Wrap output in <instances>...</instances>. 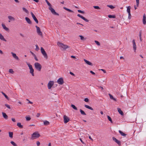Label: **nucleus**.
Here are the masks:
<instances>
[{
	"mask_svg": "<svg viewBox=\"0 0 146 146\" xmlns=\"http://www.w3.org/2000/svg\"><path fill=\"white\" fill-rule=\"evenodd\" d=\"M57 44L58 46L61 47L64 50H66V49L70 48L69 46L67 45H65L62 43H61L60 42H58L57 43Z\"/></svg>",
	"mask_w": 146,
	"mask_h": 146,
	"instance_id": "f257e3e1",
	"label": "nucleus"
},
{
	"mask_svg": "<svg viewBox=\"0 0 146 146\" xmlns=\"http://www.w3.org/2000/svg\"><path fill=\"white\" fill-rule=\"evenodd\" d=\"M27 64L28 65V66L29 67V69L30 70V73L33 76H34V70L32 66L30 64L28 63H27Z\"/></svg>",
	"mask_w": 146,
	"mask_h": 146,
	"instance_id": "f03ea898",
	"label": "nucleus"
},
{
	"mask_svg": "<svg viewBox=\"0 0 146 146\" xmlns=\"http://www.w3.org/2000/svg\"><path fill=\"white\" fill-rule=\"evenodd\" d=\"M35 68L38 71H40L42 66L39 63L36 62L34 64Z\"/></svg>",
	"mask_w": 146,
	"mask_h": 146,
	"instance_id": "7ed1b4c3",
	"label": "nucleus"
},
{
	"mask_svg": "<svg viewBox=\"0 0 146 146\" xmlns=\"http://www.w3.org/2000/svg\"><path fill=\"white\" fill-rule=\"evenodd\" d=\"M40 50L41 52L44 57L47 59L48 58L47 55L44 50V49L42 47H41L40 48Z\"/></svg>",
	"mask_w": 146,
	"mask_h": 146,
	"instance_id": "20e7f679",
	"label": "nucleus"
},
{
	"mask_svg": "<svg viewBox=\"0 0 146 146\" xmlns=\"http://www.w3.org/2000/svg\"><path fill=\"white\" fill-rule=\"evenodd\" d=\"M40 136V134L38 132H34L32 135L31 138L32 139H36Z\"/></svg>",
	"mask_w": 146,
	"mask_h": 146,
	"instance_id": "39448f33",
	"label": "nucleus"
},
{
	"mask_svg": "<svg viewBox=\"0 0 146 146\" xmlns=\"http://www.w3.org/2000/svg\"><path fill=\"white\" fill-rule=\"evenodd\" d=\"M49 9L50 11L54 15H59V14L58 13H56V12L54 9H53L51 7H49L48 8Z\"/></svg>",
	"mask_w": 146,
	"mask_h": 146,
	"instance_id": "423d86ee",
	"label": "nucleus"
},
{
	"mask_svg": "<svg viewBox=\"0 0 146 146\" xmlns=\"http://www.w3.org/2000/svg\"><path fill=\"white\" fill-rule=\"evenodd\" d=\"M57 82L59 84L62 85L64 83V81L62 78H60L57 80Z\"/></svg>",
	"mask_w": 146,
	"mask_h": 146,
	"instance_id": "0eeeda50",
	"label": "nucleus"
},
{
	"mask_svg": "<svg viewBox=\"0 0 146 146\" xmlns=\"http://www.w3.org/2000/svg\"><path fill=\"white\" fill-rule=\"evenodd\" d=\"M53 85L54 82L53 81H50L48 84V88L49 89H50Z\"/></svg>",
	"mask_w": 146,
	"mask_h": 146,
	"instance_id": "6e6552de",
	"label": "nucleus"
},
{
	"mask_svg": "<svg viewBox=\"0 0 146 146\" xmlns=\"http://www.w3.org/2000/svg\"><path fill=\"white\" fill-rule=\"evenodd\" d=\"M35 27L36 29V31L38 34L39 35L42 36V33L40 31V28L37 26H36Z\"/></svg>",
	"mask_w": 146,
	"mask_h": 146,
	"instance_id": "1a4fd4ad",
	"label": "nucleus"
},
{
	"mask_svg": "<svg viewBox=\"0 0 146 146\" xmlns=\"http://www.w3.org/2000/svg\"><path fill=\"white\" fill-rule=\"evenodd\" d=\"M64 122L65 123H66L69 121L68 117L66 115H64L63 116Z\"/></svg>",
	"mask_w": 146,
	"mask_h": 146,
	"instance_id": "9d476101",
	"label": "nucleus"
},
{
	"mask_svg": "<svg viewBox=\"0 0 146 146\" xmlns=\"http://www.w3.org/2000/svg\"><path fill=\"white\" fill-rule=\"evenodd\" d=\"M31 14L34 20L35 21L36 23H38V21L33 13L32 12H31Z\"/></svg>",
	"mask_w": 146,
	"mask_h": 146,
	"instance_id": "9b49d317",
	"label": "nucleus"
},
{
	"mask_svg": "<svg viewBox=\"0 0 146 146\" xmlns=\"http://www.w3.org/2000/svg\"><path fill=\"white\" fill-rule=\"evenodd\" d=\"M113 140L116 143H117L119 145H120L121 144V142L119 140H118L115 137H112Z\"/></svg>",
	"mask_w": 146,
	"mask_h": 146,
	"instance_id": "f8f14e48",
	"label": "nucleus"
},
{
	"mask_svg": "<svg viewBox=\"0 0 146 146\" xmlns=\"http://www.w3.org/2000/svg\"><path fill=\"white\" fill-rule=\"evenodd\" d=\"M77 16L78 17H80L82 19H83L86 22H89V20H88L87 19L85 18L84 17H83V16H82V15H80V14H78L77 15Z\"/></svg>",
	"mask_w": 146,
	"mask_h": 146,
	"instance_id": "ddd939ff",
	"label": "nucleus"
},
{
	"mask_svg": "<svg viewBox=\"0 0 146 146\" xmlns=\"http://www.w3.org/2000/svg\"><path fill=\"white\" fill-rule=\"evenodd\" d=\"M11 54L12 55L13 57L17 60H19V58L16 55V54L13 52H11Z\"/></svg>",
	"mask_w": 146,
	"mask_h": 146,
	"instance_id": "4468645a",
	"label": "nucleus"
},
{
	"mask_svg": "<svg viewBox=\"0 0 146 146\" xmlns=\"http://www.w3.org/2000/svg\"><path fill=\"white\" fill-rule=\"evenodd\" d=\"M132 42L133 44V50L134 51H135L136 49V44L135 42V40L133 39L132 40Z\"/></svg>",
	"mask_w": 146,
	"mask_h": 146,
	"instance_id": "2eb2a0df",
	"label": "nucleus"
},
{
	"mask_svg": "<svg viewBox=\"0 0 146 146\" xmlns=\"http://www.w3.org/2000/svg\"><path fill=\"white\" fill-rule=\"evenodd\" d=\"M2 113L4 118L6 119H7L8 118V116L7 115L6 113L3 112H2Z\"/></svg>",
	"mask_w": 146,
	"mask_h": 146,
	"instance_id": "dca6fc26",
	"label": "nucleus"
},
{
	"mask_svg": "<svg viewBox=\"0 0 146 146\" xmlns=\"http://www.w3.org/2000/svg\"><path fill=\"white\" fill-rule=\"evenodd\" d=\"M143 23L144 25H145L146 23V16L145 14H144L143 17Z\"/></svg>",
	"mask_w": 146,
	"mask_h": 146,
	"instance_id": "f3484780",
	"label": "nucleus"
},
{
	"mask_svg": "<svg viewBox=\"0 0 146 146\" xmlns=\"http://www.w3.org/2000/svg\"><path fill=\"white\" fill-rule=\"evenodd\" d=\"M84 61H85V62L86 63V64H87L90 65V66H92V63H91L90 62H89V61L84 59Z\"/></svg>",
	"mask_w": 146,
	"mask_h": 146,
	"instance_id": "a211bd4d",
	"label": "nucleus"
},
{
	"mask_svg": "<svg viewBox=\"0 0 146 146\" xmlns=\"http://www.w3.org/2000/svg\"><path fill=\"white\" fill-rule=\"evenodd\" d=\"M25 20L27 23L29 24H32V22L30 20V19L27 17H26L25 18Z\"/></svg>",
	"mask_w": 146,
	"mask_h": 146,
	"instance_id": "6ab92c4d",
	"label": "nucleus"
},
{
	"mask_svg": "<svg viewBox=\"0 0 146 146\" xmlns=\"http://www.w3.org/2000/svg\"><path fill=\"white\" fill-rule=\"evenodd\" d=\"M117 111L118 112L120 113L121 115H123L124 114L123 113L121 110V109L119 108H117Z\"/></svg>",
	"mask_w": 146,
	"mask_h": 146,
	"instance_id": "aec40b11",
	"label": "nucleus"
},
{
	"mask_svg": "<svg viewBox=\"0 0 146 146\" xmlns=\"http://www.w3.org/2000/svg\"><path fill=\"white\" fill-rule=\"evenodd\" d=\"M0 39L4 41H7L4 38L3 36L1 33H0Z\"/></svg>",
	"mask_w": 146,
	"mask_h": 146,
	"instance_id": "412c9836",
	"label": "nucleus"
},
{
	"mask_svg": "<svg viewBox=\"0 0 146 146\" xmlns=\"http://www.w3.org/2000/svg\"><path fill=\"white\" fill-rule=\"evenodd\" d=\"M84 107L88 109H89L90 110H93V108H92L91 107L87 105H85Z\"/></svg>",
	"mask_w": 146,
	"mask_h": 146,
	"instance_id": "4be33fe9",
	"label": "nucleus"
},
{
	"mask_svg": "<svg viewBox=\"0 0 146 146\" xmlns=\"http://www.w3.org/2000/svg\"><path fill=\"white\" fill-rule=\"evenodd\" d=\"M2 26L3 27V29H5V30H6V31H8L9 30V29L4 24H2Z\"/></svg>",
	"mask_w": 146,
	"mask_h": 146,
	"instance_id": "5701e85b",
	"label": "nucleus"
},
{
	"mask_svg": "<svg viewBox=\"0 0 146 146\" xmlns=\"http://www.w3.org/2000/svg\"><path fill=\"white\" fill-rule=\"evenodd\" d=\"M127 11L128 13H130V9L131 8V7L130 6H129L128 7H127Z\"/></svg>",
	"mask_w": 146,
	"mask_h": 146,
	"instance_id": "b1692460",
	"label": "nucleus"
},
{
	"mask_svg": "<svg viewBox=\"0 0 146 146\" xmlns=\"http://www.w3.org/2000/svg\"><path fill=\"white\" fill-rule=\"evenodd\" d=\"M8 19L9 20H13V21H14L15 20V19L13 17L11 16H8Z\"/></svg>",
	"mask_w": 146,
	"mask_h": 146,
	"instance_id": "393cba45",
	"label": "nucleus"
},
{
	"mask_svg": "<svg viewBox=\"0 0 146 146\" xmlns=\"http://www.w3.org/2000/svg\"><path fill=\"white\" fill-rule=\"evenodd\" d=\"M119 133L122 136L125 137L126 135V134H125L123 132L121 131L120 130H119Z\"/></svg>",
	"mask_w": 146,
	"mask_h": 146,
	"instance_id": "a878e982",
	"label": "nucleus"
},
{
	"mask_svg": "<svg viewBox=\"0 0 146 146\" xmlns=\"http://www.w3.org/2000/svg\"><path fill=\"white\" fill-rule=\"evenodd\" d=\"M17 125L20 128H22L23 127V125L21 124V123H18L17 124Z\"/></svg>",
	"mask_w": 146,
	"mask_h": 146,
	"instance_id": "bb28decb",
	"label": "nucleus"
},
{
	"mask_svg": "<svg viewBox=\"0 0 146 146\" xmlns=\"http://www.w3.org/2000/svg\"><path fill=\"white\" fill-rule=\"evenodd\" d=\"M44 124L45 125H47L49 124V122L47 121H44Z\"/></svg>",
	"mask_w": 146,
	"mask_h": 146,
	"instance_id": "cd10ccee",
	"label": "nucleus"
},
{
	"mask_svg": "<svg viewBox=\"0 0 146 146\" xmlns=\"http://www.w3.org/2000/svg\"><path fill=\"white\" fill-rule=\"evenodd\" d=\"M9 137L11 138H12L13 137V133L12 132H9Z\"/></svg>",
	"mask_w": 146,
	"mask_h": 146,
	"instance_id": "c85d7f7f",
	"label": "nucleus"
},
{
	"mask_svg": "<svg viewBox=\"0 0 146 146\" xmlns=\"http://www.w3.org/2000/svg\"><path fill=\"white\" fill-rule=\"evenodd\" d=\"M63 8L65 9V10L68 11L70 12H73V11L71 10H70V9H68L65 7H63Z\"/></svg>",
	"mask_w": 146,
	"mask_h": 146,
	"instance_id": "c756f323",
	"label": "nucleus"
},
{
	"mask_svg": "<svg viewBox=\"0 0 146 146\" xmlns=\"http://www.w3.org/2000/svg\"><path fill=\"white\" fill-rule=\"evenodd\" d=\"M80 113L81 114H82V115H86V114L85 113V112L82 110L80 109Z\"/></svg>",
	"mask_w": 146,
	"mask_h": 146,
	"instance_id": "7c9ffc66",
	"label": "nucleus"
},
{
	"mask_svg": "<svg viewBox=\"0 0 146 146\" xmlns=\"http://www.w3.org/2000/svg\"><path fill=\"white\" fill-rule=\"evenodd\" d=\"M22 9L23 11H24L25 12L27 13H29V11L28 10H27L25 8V7H23L22 8Z\"/></svg>",
	"mask_w": 146,
	"mask_h": 146,
	"instance_id": "2f4dec72",
	"label": "nucleus"
},
{
	"mask_svg": "<svg viewBox=\"0 0 146 146\" xmlns=\"http://www.w3.org/2000/svg\"><path fill=\"white\" fill-rule=\"evenodd\" d=\"M1 93L5 97V98L8 100H9V98L5 94V93L3 92H2Z\"/></svg>",
	"mask_w": 146,
	"mask_h": 146,
	"instance_id": "473e14b6",
	"label": "nucleus"
},
{
	"mask_svg": "<svg viewBox=\"0 0 146 146\" xmlns=\"http://www.w3.org/2000/svg\"><path fill=\"white\" fill-rule=\"evenodd\" d=\"M108 17L109 18H115V16L114 15H109Z\"/></svg>",
	"mask_w": 146,
	"mask_h": 146,
	"instance_id": "72a5a7b5",
	"label": "nucleus"
},
{
	"mask_svg": "<svg viewBox=\"0 0 146 146\" xmlns=\"http://www.w3.org/2000/svg\"><path fill=\"white\" fill-rule=\"evenodd\" d=\"M71 106L72 108L73 109L76 110H77V108L73 104H71Z\"/></svg>",
	"mask_w": 146,
	"mask_h": 146,
	"instance_id": "f704fd0d",
	"label": "nucleus"
},
{
	"mask_svg": "<svg viewBox=\"0 0 146 146\" xmlns=\"http://www.w3.org/2000/svg\"><path fill=\"white\" fill-rule=\"evenodd\" d=\"M79 36L80 37L81 40H86V38H84L82 36L80 35Z\"/></svg>",
	"mask_w": 146,
	"mask_h": 146,
	"instance_id": "c9c22d12",
	"label": "nucleus"
},
{
	"mask_svg": "<svg viewBox=\"0 0 146 146\" xmlns=\"http://www.w3.org/2000/svg\"><path fill=\"white\" fill-rule=\"evenodd\" d=\"M107 117L109 120L110 121L111 123H112L113 122L111 117L108 115L107 116Z\"/></svg>",
	"mask_w": 146,
	"mask_h": 146,
	"instance_id": "e433bc0d",
	"label": "nucleus"
},
{
	"mask_svg": "<svg viewBox=\"0 0 146 146\" xmlns=\"http://www.w3.org/2000/svg\"><path fill=\"white\" fill-rule=\"evenodd\" d=\"M107 6L108 7L112 9H113L115 8V7L112 5H108Z\"/></svg>",
	"mask_w": 146,
	"mask_h": 146,
	"instance_id": "4c0bfd02",
	"label": "nucleus"
},
{
	"mask_svg": "<svg viewBox=\"0 0 146 146\" xmlns=\"http://www.w3.org/2000/svg\"><path fill=\"white\" fill-rule=\"evenodd\" d=\"M45 1L46 3L49 6V7H51V4L49 3L47 0H45Z\"/></svg>",
	"mask_w": 146,
	"mask_h": 146,
	"instance_id": "58836bf2",
	"label": "nucleus"
},
{
	"mask_svg": "<svg viewBox=\"0 0 146 146\" xmlns=\"http://www.w3.org/2000/svg\"><path fill=\"white\" fill-rule=\"evenodd\" d=\"M11 143L14 146H17V144L13 141H11Z\"/></svg>",
	"mask_w": 146,
	"mask_h": 146,
	"instance_id": "ea45409f",
	"label": "nucleus"
},
{
	"mask_svg": "<svg viewBox=\"0 0 146 146\" xmlns=\"http://www.w3.org/2000/svg\"><path fill=\"white\" fill-rule=\"evenodd\" d=\"M9 72L10 73H11V74H13L14 72V71L12 69H9Z\"/></svg>",
	"mask_w": 146,
	"mask_h": 146,
	"instance_id": "a19ab883",
	"label": "nucleus"
},
{
	"mask_svg": "<svg viewBox=\"0 0 146 146\" xmlns=\"http://www.w3.org/2000/svg\"><path fill=\"white\" fill-rule=\"evenodd\" d=\"M95 42L97 44V45H98V46H100V43L99 42H98V41L95 40Z\"/></svg>",
	"mask_w": 146,
	"mask_h": 146,
	"instance_id": "79ce46f5",
	"label": "nucleus"
},
{
	"mask_svg": "<svg viewBox=\"0 0 146 146\" xmlns=\"http://www.w3.org/2000/svg\"><path fill=\"white\" fill-rule=\"evenodd\" d=\"M36 47L35 50L36 51H38L39 50V47L37 45H36Z\"/></svg>",
	"mask_w": 146,
	"mask_h": 146,
	"instance_id": "37998d69",
	"label": "nucleus"
},
{
	"mask_svg": "<svg viewBox=\"0 0 146 146\" xmlns=\"http://www.w3.org/2000/svg\"><path fill=\"white\" fill-rule=\"evenodd\" d=\"M136 1L137 4V7H138L139 5V0H136Z\"/></svg>",
	"mask_w": 146,
	"mask_h": 146,
	"instance_id": "c03bdc74",
	"label": "nucleus"
},
{
	"mask_svg": "<svg viewBox=\"0 0 146 146\" xmlns=\"http://www.w3.org/2000/svg\"><path fill=\"white\" fill-rule=\"evenodd\" d=\"M26 119L27 121H29L31 119V118L30 117H26Z\"/></svg>",
	"mask_w": 146,
	"mask_h": 146,
	"instance_id": "a18cd8bd",
	"label": "nucleus"
},
{
	"mask_svg": "<svg viewBox=\"0 0 146 146\" xmlns=\"http://www.w3.org/2000/svg\"><path fill=\"white\" fill-rule=\"evenodd\" d=\"M5 106L6 107H7L9 109H11V107H10V106L9 105L7 104H5Z\"/></svg>",
	"mask_w": 146,
	"mask_h": 146,
	"instance_id": "49530a36",
	"label": "nucleus"
},
{
	"mask_svg": "<svg viewBox=\"0 0 146 146\" xmlns=\"http://www.w3.org/2000/svg\"><path fill=\"white\" fill-rule=\"evenodd\" d=\"M93 7H94V9H100V8L98 6H94Z\"/></svg>",
	"mask_w": 146,
	"mask_h": 146,
	"instance_id": "de8ad7c7",
	"label": "nucleus"
},
{
	"mask_svg": "<svg viewBox=\"0 0 146 146\" xmlns=\"http://www.w3.org/2000/svg\"><path fill=\"white\" fill-rule=\"evenodd\" d=\"M109 96H110V98L111 99V100H112L113 99V96L110 94H109Z\"/></svg>",
	"mask_w": 146,
	"mask_h": 146,
	"instance_id": "09e8293b",
	"label": "nucleus"
},
{
	"mask_svg": "<svg viewBox=\"0 0 146 146\" xmlns=\"http://www.w3.org/2000/svg\"><path fill=\"white\" fill-rule=\"evenodd\" d=\"M78 11L80 13H82L84 14V11H82L81 10H78Z\"/></svg>",
	"mask_w": 146,
	"mask_h": 146,
	"instance_id": "8fccbe9b",
	"label": "nucleus"
},
{
	"mask_svg": "<svg viewBox=\"0 0 146 146\" xmlns=\"http://www.w3.org/2000/svg\"><path fill=\"white\" fill-rule=\"evenodd\" d=\"M84 101L86 102H89V99L87 98H86L84 99Z\"/></svg>",
	"mask_w": 146,
	"mask_h": 146,
	"instance_id": "3c124183",
	"label": "nucleus"
},
{
	"mask_svg": "<svg viewBox=\"0 0 146 146\" xmlns=\"http://www.w3.org/2000/svg\"><path fill=\"white\" fill-rule=\"evenodd\" d=\"M131 13H128V18L129 19H131Z\"/></svg>",
	"mask_w": 146,
	"mask_h": 146,
	"instance_id": "603ef678",
	"label": "nucleus"
},
{
	"mask_svg": "<svg viewBox=\"0 0 146 146\" xmlns=\"http://www.w3.org/2000/svg\"><path fill=\"white\" fill-rule=\"evenodd\" d=\"M141 33H142V31L141 30L139 32V37L141 36Z\"/></svg>",
	"mask_w": 146,
	"mask_h": 146,
	"instance_id": "864d4df0",
	"label": "nucleus"
},
{
	"mask_svg": "<svg viewBox=\"0 0 146 146\" xmlns=\"http://www.w3.org/2000/svg\"><path fill=\"white\" fill-rule=\"evenodd\" d=\"M40 142L39 141H37L36 144L38 146H39V145H40Z\"/></svg>",
	"mask_w": 146,
	"mask_h": 146,
	"instance_id": "5fc2aeb1",
	"label": "nucleus"
},
{
	"mask_svg": "<svg viewBox=\"0 0 146 146\" xmlns=\"http://www.w3.org/2000/svg\"><path fill=\"white\" fill-rule=\"evenodd\" d=\"M34 58L37 61H38V59H37V58L36 55H35V56H34Z\"/></svg>",
	"mask_w": 146,
	"mask_h": 146,
	"instance_id": "6e6d98bb",
	"label": "nucleus"
},
{
	"mask_svg": "<svg viewBox=\"0 0 146 146\" xmlns=\"http://www.w3.org/2000/svg\"><path fill=\"white\" fill-rule=\"evenodd\" d=\"M40 113H38L36 115V117H39V116L40 115Z\"/></svg>",
	"mask_w": 146,
	"mask_h": 146,
	"instance_id": "4d7b16f0",
	"label": "nucleus"
},
{
	"mask_svg": "<svg viewBox=\"0 0 146 146\" xmlns=\"http://www.w3.org/2000/svg\"><path fill=\"white\" fill-rule=\"evenodd\" d=\"M70 74L71 75H73V76H75V74H74L73 73H72V72H70Z\"/></svg>",
	"mask_w": 146,
	"mask_h": 146,
	"instance_id": "13d9d810",
	"label": "nucleus"
},
{
	"mask_svg": "<svg viewBox=\"0 0 146 146\" xmlns=\"http://www.w3.org/2000/svg\"><path fill=\"white\" fill-rule=\"evenodd\" d=\"M90 72L91 74H93L94 75L95 74V73H94V72L92 71H90Z\"/></svg>",
	"mask_w": 146,
	"mask_h": 146,
	"instance_id": "bf43d9fd",
	"label": "nucleus"
},
{
	"mask_svg": "<svg viewBox=\"0 0 146 146\" xmlns=\"http://www.w3.org/2000/svg\"><path fill=\"white\" fill-rule=\"evenodd\" d=\"M11 120L13 122H15L16 121L15 119L14 118H12Z\"/></svg>",
	"mask_w": 146,
	"mask_h": 146,
	"instance_id": "052dcab7",
	"label": "nucleus"
},
{
	"mask_svg": "<svg viewBox=\"0 0 146 146\" xmlns=\"http://www.w3.org/2000/svg\"><path fill=\"white\" fill-rule=\"evenodd\" d=\"M101 70H102V71L104 73H106V72L105 70L101 69Z\"/></svg>",
	"mask_w": 146,
	"mask_h": 146,
	"instance_id": "680f3d73",
	"label": "nucleus"
},
{
	"mask_svg": "<svg viewBox=\"0 0 146 146\" xmlns=\"http://www.w3.org/2000/svg\"><path fill=\"white\" fill-rule=\"evenodd\" d=\"M31 53L33 55V56H35V55L32 52L30 51Z\"/></svg>",
	"mask_w": 146,
	"mask_h": 146,
	"instance_id": "e2e57ef3",
	"label": "nucleus"
},
{
	"mask_svg": "<svg viewBox=\"0 0 146 146\" xmlns=\"http://www.w3.org/2000/svg\"><path fill=\"white\" fill-rule=\"evenodd\" d=\"M71 57L72 58H76V57L75 56H71Z\"/></svg>",
	"mask_w": 146,
	"mask_h": 146,
	"instance_id": "0e129e2a",
	"label": "nucleus"
},
{
	"mask_svg": "<svg viewBox=\"0 0 146 146\" xmlns=\"http://www.w3.org/2000/svg\"><path fill=\"white\" fill-rule=\"evenodd\" d=\"M89 138L90 139H91V140L92 141H93V139H92V138H91V136H89Z\"/></svg>",
	"mask_w": 146,
	"mask_h": 146,
	"instance_id": "69168bd1",
	"label": "nucleus"
},
{
	"mask_svg": "<svg viewBox=\"0 0 146 146\" xmlns=\"http://www.w3.org/2000/svg\"><path fill=\"white\" fill-rule=\"evenodd\" d=\"M137 5H134V9H135V10H136V9H137Z\"/></svg>",
	"mask_w": 146,
	"mask_h": 146,
	"instance_id": "338daca9",
	"label": "nucleus"
},
{
	"mask_svg": "<svg viewBox=\"0 0 146 146\" xmlns=\"http://www.w3.org/2000/svg\"><path fill=\"white\" fill-rule=\"evenodd\" d=\"M80 141H81V142L82 143L84 144V142L82 140V139L81 138L80 139Z\"/></svg>",
	"mask_w": 146,
	"mask_h": 146,
	"instance_id": "774afa93",
	"label": "nucleus"
}]
</instances>
